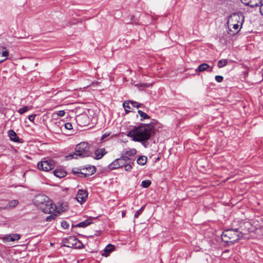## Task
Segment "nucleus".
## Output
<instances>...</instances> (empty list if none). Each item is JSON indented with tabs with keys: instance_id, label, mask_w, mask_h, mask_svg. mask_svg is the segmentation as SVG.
Masks as SVG:
<instances>
[{
	"instance_id": "nucleus-1",
	"label": "nucleus",
	"mask_w": 263,
	"mask_h": 263,
	"mask_svg": "<svg viewBox=\"0 0 263 263\" xmlns=\"http://www.w3.org/2000/svg\"><path fill=\"white\" fill-rule=\"evenodd\" d=\"M154 134V132H149L142 123H140L139 126H135L133 130L129 131L127 136L133 137L135 141L142 142L148 140Z\"/></svg>"
},
{
	"instance_id": "nucleus-2",
	"label": "nucleus",
	"mask_w": 263,
	"mask_h": 263,
	"mask_svg": "<svg viewBox=\"0 0 263 263\" xmlns=\"http://www.w3.org/2000/svg\"><path fill=\"white\" fill-rule=\"evenodd\" d=\"M239 233L237 228L233 225L232 228L223 232L221 235V239L228 245H233L242 238Z\"/></svg>"
},
{
	"instance_id": "nucleus-3",
	"label": "nucleus",
	"mask_w": 263,
	"mask_h": 263,
	"mask_svg": "<svg viewBox=\"0 0 263 263\" xmlns=\"http://www.w3.org/2000/svg\"><path fill=\"white\" fill-rule=\"evenodd\" d=\"M75 149V153L70 155L72 159L88 157L90 155L89 147L87 142H82L80 143L76 146Z\"/></svg>"
},
{
	"instance_id": "nucleus-4",
	"label": "nucleus",
	"mask_w": 263,
	"mask_h": 263,
	"mask_svg": "<svg viewBox=\"0 0 263 263\" xmlns=\"http://www.w3.org/2000/svg\"><path fill=\"white\" fill-rule=\"evenodd\" d=\"M96 167L94 166L82 168H73L72 170V173L81 178L87 177L93 174L96 172Z\"/></svg>"
},
{
	"instance_id": "nucleus-5",
	"label": "nucleus",
	"mask_w": 263,
	"mask_h": 263,
	"mask_svg": "<svg viewBox=\"0 0 263 263\" xmlns=\"http://www.w3.org/2000/svg\"><path fill=\"white\" fill-rule=\"evenodd\" d=\"M62 243L64 247L74 249H81L83 246L80 240L73 236L64 238Z\"/></svg>"
},
{
	"instance_id": "nucleus-6",
	"label": "nucleus",
	"mask_w": 263,
	"mask_h": 263,
	"mask_svg": "<svg viewBox=\"0 0 263 263\" xmlns=\"http://www.w3.org/2000/svg\"><path fill=\"white\" fill-rule=\"evenodd\" d=\"M236 228L242 238H245L246 235L254 231L253 225L248 221H240L239 222V227Z\"/></svg>"
},
{
	"instance_id": "nucleus-7",
	"label": "nucleus",
	"mask_w": 263,
	"mask_h": 263,
	"mask_svg": "<svg viewBox=\"0 0 263 263\" xmlns=\"http://www.w3.org/2000/svg\"><path fill=\"white\" fill-rule=\"evenodd\" d=\"M54 161L49 158H44L37 163V167L39 170L45 172H48L54 167Z\"/></svg>"
},
{
	"instance_id": "nucleus-8",
	"label": "nucleus",
	"mask_w": 263,
	"mask_h": 263,
	"mask_svg": "<svg viewBox=\"0 0 263 263\" xmlns=\"http://www.w3.org/2000/svg\"><path fill=\"white\" fill-rule=\"evenodd\" d=\"M50 198L43 194L37 195L35 196L33 199V203L39 209H43L44 204L48 203Z\"/></svg>"
},
{
	"instance_id": "nucleus-9",
	"label": "nucleus",
	"mask_w": 263,
	"mask_h": 263,
	"mask_svg": "<svg viewBox=\"0 0 263 263\" xmlns=\"http://www.w3.org/2000/svg\"><path fill=\"white\" fill-rule=\"evenodd\" d=\"M244 18L245 17L242 12H234L229 16L228 22L232 23H236L237 24L240 23L241 26L244 22Z\"/></svg>"
},
{
	"instance_id": "nucleus-10",
	"label": "nucleus",
	"mask_w": 263,
	"mask_h": 263,
	"mask_svg": "<svg viewBox=\"0 0 263 263\" xmlns=\"http://www.w3.org/2000/svg\"><path fill=\"white\" fill-rule=\"evenodd\" d=\"M95 218L92 217H89L87 218L86 220L82 221L81 222H80L76 224H72V230L73 231H76V229L77 228H85L88 226L90 225V224L93 223V220H95Z\"/></svg>"
},
{
	"instance_id": "nucleus-11",
	"label": "nucleus",
	"mask_w": 263,
	"mask_h": 263,
	"mask_svg": "<svg viewBox=\"0 0 263 263\" xmlns=\"http://www.w3.org/2000/svg\"><path fill=\"white\" fill-rule=\"evenodd\" d=\"M124 160L121 156L120 158L115 159L108 165L109 168L110 170H115L123 167L126 164Z\"/></svg>"
},
{
	"instance_id": "nucleus-12",
	"label": "nucleus",
	"mask_w": 263,
	"mask_h": 263,
	"mask_svg": "<svg viewBox=\"0 0 263 263\" xmlns=\"http://www.w3.org/2000/svg\"><path fill=\"white\" fill-rule=\"evenodd\" d=\"M48 203L44 204L43 209H40L45 214H51L54 212L56 206H54L51 200H49Z\"/></svg>"
},
{
	"instance_id": "nucleus-13",
	"label": "nucleus",
	"mask_w": 263,
	"mask_h": 263,
	"mask_svg": "<svg viewBox=\"0 0 263 263\" xmlns=\"http://www.w3.org/2000/svg\"><path fill=\"white\" fill-rule=\"evenodd\" d=\"M87 196L88 194L86 191L82 190H79L77 194L76 199L79 202L82 203L86 201Z\"/></svg>"
},
{
	"instance_id": "nucleus-14",
	"label": "nucleus",
	"mask_w": 263,
	"mask_h": 263,
	"mask_svg": "<svg viewBox=\"0 0 263 263\" xmlns=\"http://www.w3.org/2000/svg\"><path fill=\"white\" fill-rule=\"evenodd\" d=\"M21 236L18 234H10L4 236L3 241L4 242L14 241L19 240Z\"/></svg>"
},
{
	"instance_id": "nucleus-15",
	"label": "nucleus",
	"mask_w": 263,
	"mask_h": 263,
	"mask_svg": "<svg viewBox=\"0 0 263 263\" xmlns=\"http://www.w3.org/2000/svg\"><path fill=\"white\" fill-rule=\"evenodd\" d=\"M8 137L10 140L13 142H17L18 143H22V140H21L17 135L16 133L12 129L8 130Z\"/></svg>"
},
{
	"instance_id": "nucleus-16",
	"label": "nucleus",
	"mask_w": 263,
	"mask_h": 263,
	"mask_svg": "<svg viewBox=\"0 0 263 263\" xmlns=\"http://www.w3.org/2000/svg\"><path fill=\"white\" fill-rule=\"evenodd\" d=\"M114 250L115 246L111 244H108L104 248V252L102 254V255L105 257H107Z\"/></svg>"
},
{
	"instance_id": "nucleus-17",
	"label": "nucleus",
	"mask_w": 263,
	"mask_h": 263,
	"mask_svg": "<svg viewBox=\"0 0 263 263\" xmlns=\"http://www.w3.org/2000/svg\"><path fill=\"white\" fill-rule=\"evenodd\" d=\"M53 174L58 178H62L65 177L67 173L62 168H57L53 171Z\"/></svg>"
},
{
	"instance_id": "nucleus-18",
	"label": "nucleus",
	"mask_w": 263,
	"mask_h": 263,
	"mask_svg": "<svg viewBox=\"0 0 263 263\" xmlns=\"http://www.w3.org/2000/svg\"><path fill=\"white\" fill-rule=\"evenodd\" d=\"M18 201L16 199L7 201V210H10L15 208L18 204Z\"/></svg>"
},
{
	"instance_id": "nucleus-19",
	"label": "nucleus",
	"mask_w": 263,
	"mask_h": 263,
	"mask_svg": "<svg viewBox=\"0 0 263 263\" xmlns=\"http://www.w3.org/2000/svg\"><path fill=\"white\" fill-rule=\"evenodd\" d=\"M209 68H210L209 65L205 63H204L199 65L198 68L196 69L195 71L196 72H203L207 70Z\"/></svg>"
},
{
	"instance_id": "nucleus-20",
	"label": "nucleus",
	"mask_w": 263,
	"mask_h": 263,
	"mask_svg": "<svg viewBox=\"0 0 263 263\" xmlns=\"http://www.w3.org/2000/svg\"><path fill=\"white\" fill-rule=\"evenodd\" d=\"M55 125L57 126H63L64 125L65 128L67 129L70 130L72 129V125L71 123L67 122L64 123L63 121H61L55 123Z\"/></svg>"
},
{
	"instance_id": "nucleus-21",
	"label": "nucleus",
	"mask_w": 263,
	"mask_h": 263,
	"mask_svg": "<svg viewBox=\"0 0 263 263\" xmlns=\"http://www.w3.org/2000/svg\"><path fill=\"white\" fill-rule=\"evenodd\" d=\"M121 156L123 159H125L124 160L125 163H129L134 164V161H135L134 158H131V157L127 156L123 153H122Z\"/></svg>"
},
{
	"instance_id": "nucleus-22",
	"label": "nucleus",
	"mask_w": 263,
	"mask_h": 263,
	"mask_svg": "<svg viewBox=\"0 0 263 263\" xmlns=\"http://www.w3.org/2000/svg\"><path fill=\"white\" fill-rule=\"evenodd\" d=\"M262 4L260 0H250L249 6L252 8L255 7H258L260 8V6Z\"/></svg>"
},
{
	"instance_id": "nucleus-23",
	"label": "nucleus",
	"mask_w": 263,
	"mask_h": 263,
	"mask_svg": "<svg viewBox=\"0 0 263 263\" xmlns=\"http://www.w3.org/2000/svg\"><path fill=\"white\" fill-rule=\"evenodd\" d=\"M2 57H6L4 59H2L0 60V63L3 62V61H5L7 59L8 56L9 55V51L7 50L5 47H2V51H1Z\"/></svg>"
},
{
	"instance_id": "nucleus-24",
	"label": "nucleus",
	"mask_w": 263,
	"mask_h": 263,
	"mask_svg": "<svg viewBox=\"0 0 263 263\" xmlns=\"http://www.w3.org/2000/svg\"><path fill=\"white\" fill-rule=\"evenodd\" d=\"M147 160V157L145 156H141L137 159V162L139 165H143L146 163Z\"/></svg>"
},
{
	"instance_id": "nucleus-25",
	"label": "nucleus",
	"mask_w": 263,
	"mask_h": 263,
	"mask_svg": "<svg viewBox=\"0 0 263 263\" xmlns=\"http://www.w3.org/2000/svg\"><path fill=\"white\" fill-rule=\"evenodd\" d=\"M136 152L137 151L135 148H132L128 151L122 152V153L131 158H134V156L136 154Z\"/></svg>"
},
{
	"instance_id": "nucleus-26",
	"label": "nucleus",
	"mask_w": 263,
	"mask_h": 263,
	"mask_svg": "<svg viewBox=\"0 0 263 263\" xmlns=\"http://www.w3.org/2000/svg\"><path fill=\"white\" fill-rule=\"evenodd\" d=\"M142 125L147 128L149 132H154L153 129L155 127L156 123L154 122H151L148 124L142 123Z\"/></svg>"
},
{
	"instance_id": "nucleus-27",
	"label": "nucleus",
	"mask_w": 263,
	"mask_h": 263,
	"mask_svg": "<svg viewBox=\"0 0 263 263\" xmlns=\"http://www.w3.org/2000/svg\"><path fill=\"white\" fill-rule=\"evenodd\" d=\"M138 113L139 114L141 117V121H143L144 119H149L150 116L147 115L145 112L142 111L141 110H138Z\"/></svg>"
},
{
	"instance_id": "nucleus-28",
	"label": "nucleus",
	"mask_w": 263,
	"mask_h": 263,
	"mask_svg": "<svg viewBox=\"0 0 263 263\" xmlns=\"http://www.w3.org/2000/svg\"><path fill=\"white\" fill-rule=\"evenodd\" d=\"M152 85L151 84L144 83H140L139 84H136V86L139 88V89H142V88H147L149 87Z\"/></svg>"
},
{
	"instance_id": "nucleus-29",
	"label": "nucleus",
	"mask_w": 263,
	"mask_h": 263,
	"mask_svg": "<svg viewBox=\"0 0 263 263\" xmlns=\"http://www.w3.org/2000/svg\"><path fill=\"white\" fill-rule=\"evenodd\" d=\"M146 206V205H143L139 210H137L134 215V217L135 218H137L139 217L140 215L143 212L144 210L145 209V208Z\"/></svg>"
},
{
	"instance_id": "nucleus-30",
	"label": "nucleus",
	"mask_w": 263,
	"mask_h": 263,
	"mask_svg": "<svg viewBox=\"0 0 263 263\" xmlns=\"http://www.w3.org/2000/svg\"><path fill=\"white\" fill-rule=\"evenodd\" d=\"M227 60L226 59L220 60L218 62L217 66L219 68H221L225 66L227 64Z\"/></svg>"
},
{
	"instance_id": "nucleus-31",
	"label": "nucleus",
	"mask_w": 263,
	"mask_h": 263,
	"mask_svg": "<svg viewBox=\"0 0 263 263\" xmlns=\"http://www.w3.org/2000/svg\"><path fill=\"white\" fill-rule=\"evenodd\" d=\"M151 184V181L149 180H143L142 181L141 186L143 187L147 188Z\"/></svg>"
},
{
	"instance_id": "nucleus-32",
	"label": "nucleus",
	"mask_w": 263,
	"mask_h": 263,
	"mask_svg": "<svg viewBox=\"0 0 263 263\" xmlns=\"http://www.w3.org/2000/svg\"><path fill=\"white\" fill-rule=\"evenodd\" d=\"M0 206L2 207V210H7V200H1L0 201Z\"/></svg>"
},
{
	"instance_id": "nucleus-33",
	"label": "nucleus",
	"mask_w": 263,
	"mask_h": 263,
	"mask_svg": "<svg viewBox=\"0 0 263 263\" xmlns=\"http://www.w3.org/2000/svg\"><path fill=\"white\" fill-rule=\"evenodd\" d=\"M134 165V164H132V163H126L125 165H124L125 170L126 171H130L132 169L133 166Z\"/></svg>"
},
{
	"instance_id": "nucleus-34",
	"label": "nucleus",
	"mask_w": 263,
	"mask_h": 263,
	"mask_svg": "<svg viewBox=\"0 0 263 263\" xmlns=\"http://www.w3.org/2000/svg\"><path fill=\"white\" fill-rule=\"evenodd\" d=\"M29 110V108L28 106H25L22 108H21L18 109V112L21 114H23Z\"/></svg>"
},
{
	"instance_id": "nucleus-35",
	"label": "nucleus",
	"mask_w": 263,
	"mask_h": 263,
	"mask_svg": "<svg viewBox=\"0 0 263 263\" xmlns=\"http://www.w3.org/2000/svg\"><path fill=\"white\" fill-rule=\"evenodd\" d=\"M61 227L64 229H67L69 227V223L66 221L65 220H63L61 221Z\"/></svg>"
},
{
	"instance_id": "nucleus-36",
	"label": "nucleus",
	"mask_w": 263,
	"mask_h": 263,
	"mask_svg": "<svg viewBox=\"0 0 263 263\" xmlns=\"http://www.w3.org/2000/svg\"><path fill=\"white\" fill-rule=\"evenodd\" d=\"M57 216V215L56 214H51L49 216H48L46 218V220L47 221H52V220H53L54 219H55V218Z\"/></svg>"
},
{
	"instance_id": "nucleus-37",
	"label": "nucleus",
	"mask_w": 263,
	"mask_h": 263,
	"mask_svg": "<svg viewBox=\"0 0 263 263\" xmlns=\"http://www.w3.org/2000/svg\"><path fill=\"white\" fill-rule=\"evenodd\" d=\"M130 104L133 105V107H136L137 108H139L142 105V104H139L135 101H130Z\"/></svg>"
},
{
	"instance_id": "nucleus-38",
	"label": "nucleus",
	"mask_w": 263,
	"mask_h": 263,
	"mask_svg": "<svg viewBox=\"0 0 263 263\" xmlns=\"http://www.w3.org/2000/svg\"><path fill=\"white\" fill-rule=\"evenodd\" d=\"M107 153V152L105 151L104 148H102L100 149V159H101L103 156H104Z\"/></svg>"
},
{
	"instance_id": "nucleus-39",
	"label": "nucleus",
	"mask_w": 263,
	"mask_h": 263,
	"mask_svg": "<svg viewBox=\"0 0 263 263\" xmlns=\"http://www.w3.org/2000/svg\"><path fill=\"white\" fill-rule=\"evenodd\" d=\"M215 78V80L218 83H220L223 80V77L221 76H216Z\"/></svg>"
},
{
	"instance_id": "nucleus-40",
	"label": "nucleus",
	"mask_w": 263,
	"mask_h": 263,
	"mask_svg": "<svg viewBox=\"0 0 263 263\" xmlns=\"http://www.w3.org/2000/svg\"><path fill=\"white\" fill-rule=\"evenodd\" d=\"M130 103V101H125L123 103V106L125 109L126 108H130V106L129 105V104Z\"/></svg>"
},
{
	"instance_id": "nucleus-41",
	"label": "nucleus",
	"mask_w": 263,
	"mask_h": 263,
	"mask_svg": "<svg viewBox=\"0 0 263 263\" xmlns=\"http://www.w3.org/2000/svg\"><path fill=\"white\" fill-rule=\"evenodd\" d=\"M65 112L63 110H59L57 112L58 116H60V117H63L65 115Z\"/></svg>"
},
{
	"instance_id": "nucleus-42",
	"label": "nucleus",
	"mask_w": 263,
	"mask_h": 263,
	"mask_svg": "<svg viewBox=\"0 0 263 263\" xmlns=\"http://www.w3.org/2000/svg\"><path fill=\"white\" fill-rule=\"evenodd\" d=\"M134 18H135V16L134 15H132L131 17H130V22H129L128 23H127V24H138V23L136 22V21L133 22V20H134Z\"/></svg>"
},
{
	"instance_id": "nucleus-43",
	"label": "nucleus",
	"mask_w": 263,
	"mask_h": 263,
	"mask_svg": "<svg viewBox=\"0 0 263 263\" xmlns=\"http://www.w3.org/2000/svg\"><path fill=\"white\" fill-rule=\"evenodd\" d=\"M36 115H30L28 117V119L31 121V122H33L34 120V118L35 117Z\"/></svg>"
},
{
	"instance_id": "nucleus-44",
	"label": "nucleus",
	"mask_w": 263,
	"mask_h": 263,
	"mask_svg": "<svg viewBox=\"0 0 263 263\" xmlns=\"http://www.w3.org/2000/svg\"><path fill=\"white\" fill-rule=\"evenodd\" d=\"M241 3L246 6H249L250 0H240Z\"/></svg>"
},
{
	"instance_id": "nucleus-45",
	"label": "nucleus",
	"mask_w": 263,
	"mask_h": 263,
	"mask_svg": "<svg viewBox=\"0 0 263 263\" xmlns=\"http://www.w3.org/2000/svg\"><path fill=\"white\" fill-rule=\"evenodd\" d=\"M110 135V133H105L104 134V135H102V136L101 137L100 140L103 141L105 139V138H106L107 137H108V136Z\"/></svg>"
},
{
	"instance_id": "nucleus-46",
	"label": "nucleus",
	"mask_w": 263,
	"mask_h": 263,
	"mask_svg": "<svg viewBox=\"0 0 263 263\" xmlns=\"http://www.w3.org/2000/svg\"><path fill=\"white\" fill-rule=\"evenodd\" d=\"M232 25H233V28H234L235 30L238 29V27H239L238 24L236 23H232Z\"/></svg>"
},
{
	"instance_id": "nucleus-47",
	"label": "nucleus",
	"mask_w": 263,
	"mask_h": 263,
	"mask_svg": "<svg viewBox=\"0 0 263 263\" xmlns=\"http://www.w3.org/2000/svg\"><path fill=\"white\" fill-rule=\"evenodd\" d=\"M96 159L99 160V149H97L95 151Z\"/></svg>"
},
{
	"instance_id": "nucleus-48",
	"label": "nucleus",
	"mask_w": 263,
	"mask_h": 263,
	"mask_svg": "<svg viewBox=\"0 0 263 263\" xmlns=\"http://www.w3.org/2000/svg\"><path fill=\"white\" fill-rule=\"evenodd\" d=\"M260 12L261 14L263 16V4L260 6Z\"/></svg>"
},
{
	"instance_id": "nucleus-49",
	"label": "nucleus",
	"mask_w": 263,
	"mask_h": 263,
	"mask_svg": "<svg viewBox=\"0 0 263 263\" xmlns=\"http://www.w3.org/2000/svg\"><path fill=\"white\" fill-rule=\"evenodd\" d=\"M238 32V30L237 31L236 33L233 32L232 31L231 29H230L229 31H228V33L229 34H230L231 35H233L235 34L236 33H237Z\"/></svg>"
},
{
	"instance_id": "nucleus-50",
	"label": "nucleus",
	"mask_w": 263,
	"mask_h": 263,
	"mask_svg": "<svg viewBox=\"0 0 263 263\" xmlns=\"http://www.w3.org/2000/svg\"><path fill=\"white\" fill-rule=\"evenodd\" d=\"M142 142H143L142 143V145H144L145 147H146L147 146V145L148 144V142H146V141H142Z\"/></svg>"
},
{
	"instance_id": "nucleus-51",
	"label": "nucleus",
	"mask_w": 263,
	"mask_h": 263,
	"mask_svg": "<svg viewBox=\"0 0 263 263\" xmlns=\"http://www.w3.org/2000/svg\"><path fill=\"white\" fill-rule=\"evenodd\" d=\"M82 116H78V117H77V121H79V120L82 118Z\"/></svg>"
},
{
	"instance_id": "nucleus-52",
	"label": "nucleus",
	"mask_w": 263,
	"mask_h": 263,
	"mask_svg": "<svg viewBox=\"0 0 263 263\" xmlns=\"http://www.w3.org/2000/svg\"><path fill=\"white\" fill-rule=\"evenodd\" d=\"M213 70V67H211V68H210L209 70H208V71L210 72H211Z\"/></svg>"
},
{
	"instance_id": "nucleus-53",
	"label": "nucleus",
	"mask_w": 263,
	"mask_h": 263,
	"mask_svg": "<svg viewBox=\"0 0 263 263\" xmlns=\"http://www.w3.org/2000/svg\"><path fill=\"white\" fill-rule=\"evenodd\" d=\"M125 112H126V113H128V112H129V110H127L126 109H125Z\"/></svg>"
},
{
	"instance_id": "nucleus-54",
	"label": "nucleus",
	"mask_w": 263,
	"mask_h": 263,
	"mask_svg": "<svg viewBox=\"0 0 263 263\" xmlns=\"http://www.w3.org/2000/svg\"><path fill=\"white\" fill-rule=\"evenodd\" d=\"M124 215H125V214L124 213H122V217H124Z\"/></svg>"
},
{
	"instance_id": "nucleus-55",
	"label": "nucleus",
	"mask_w": 263,
	"mask_h": 263,
	"mask_svg": "<svg viewBox=\"0 0 263 263\" xmlns=\"http://www.w3.org/2000/svg\"><path fill=\"white\" fill-rule=\"evenodd\" d=\"M2 48H0V54H1Z\"/></svg>"
},
{
	"instance_id": "nucleus-56",
	"label": "nucleus",
	"mask_w": 263,
	"mask_h": 263,
	"mask_svg": "<svg viewBox=\"0 0 263 263\" xmlns=\"http://www.w3.org/2000/svg\"><path fill=\"white\" fill-rule=\"evenodd\" d=\"M90 172L88 168V170H87V172Z\"/></svg>"
},
{
	"instance_id": "nucleus-57",
	"label": "nucleus",
	"mask_w": 263,
	"mask_h": 263,
	"mask_svg": "<svg viewBox=\"0 0 263 263\" xmlns=\"http://www.w3.org/2000/svg\"><path fill=\"white\" fill-rule=\"evenodd\" d=\"M0 211H2V207L0 206Z\"/></svg>"
}]
</instances>
